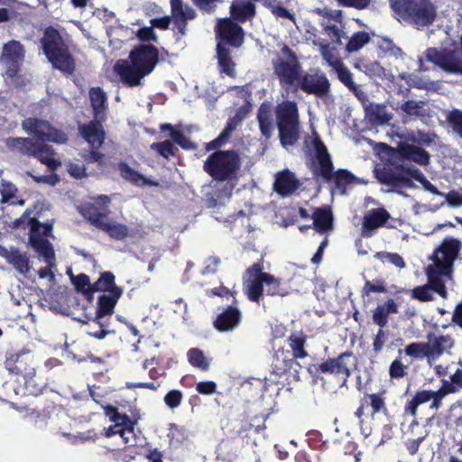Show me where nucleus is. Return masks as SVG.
<instances>
[{
  "label": "nucleus",
  "mask_w": 462,
  "mask_h": 462,
  "mask_svg": "<svg viewBox=\"0 0 462 462\" xmlns=\"http://www.w3.org/2000/svg\"><path fill=\"white\" fill-rule=\"evenodd\" d=\"M387 158L377 164L374 174L377 181L385 186L386 192L404 195V189H414L413 180L420 182L423 189L433 195L442 196L439 191L411 162L427 166L430 162V154L425 149L406 142H399L395 147L387 143L381 144Z\"/></svg>",
  "instance_id": "nucleus-1"
},
{
  "label": "nucleus",
  "mask_w": 462,
  "mask_h": 462,
  "mask_svg": "<svg viewBox=\"0 0 462 462\" xmlns=\"http://www.w3.org/2000/svg\"><path fill=\"white\" fill-rule=\"evenodd\" d=\"M282 52L291 59V61L280 60L273 65L274 74L282 90L287 94L301 90L319 98L329 95L331 84L324 72L319 69L313 73L303 72L295 53L288 46L282 48Z\"/></svg>",
  "instance_id": "nucleus-2"
},
{
  "label": "nucleus",
  "mask_w": 462,
  "mask_h": 462,
  "mask_svg": "<svg viewBox=\"0 0 462 462\" xmlns=\"http://www.w3.org/2000/svg\"><path fill=\"white\" fill-rule=\"evenodd\" d=\"M128 59L117 60L115 71L124 84L136 87L159 63V50L152 44H139L130 51Z\"/></svg>",
  "instance_id": "nucleus-3"
},
{
  "label": "nucleus",
  "mask_w": 462,
  "mask_h": 462,
  "mask_svg": "<svg viewBox=\"0 0 462 462\" xmlns=\"http://www.w3.org/2000/svg\"><path fill=\"white\" fill-rule=\"evenodd\" d=\"M217 40V59L219 70L229 77L235 76V62L231 57L230 48L238 49L245 42V31L231 18H219L215 26Z\"/></svg>",
  "instance_id": "nucleus-4"
},
{
  "label": "nucleus",
  "mask_w": 462,
  "mask_h": 462,
  "mask_svg": "<svg viewBox=\"0 0 462 462\" xmlns=\"http://www.w3.org/2000/svg\"><path fill=\"white\" fill-rule=\"evenodd\" d=\"M244 291L252 302H259L263 292L268 296L285 297L290 293L289 286L270 273L263 272V263L260 260L248 267L244 274Z\"/></svg>",
  "instance_id": "nucleus-5"
},
{
  "label": "nucleus",
  "mask_w": 462,
  "mask_h": 462,
  "mask_svg": "<svg viewBox=\"0 0 462 462\" xmlns=\"http://www.w3.org/2000/svg\"><path fill=\"white\" fill-rule=\"evenodd\" d=\"M40 42L44 55L55 69L65 76L75 73L76 60L58 29L51 25L46 27Z\"/></svg>",
  "instance_id": "nucleus-6"
},
{
  "label": "nucleus",
  "mask_w": 462,
  "mask_h": 462,
  "mask_svg": "<svg viewBox=\"0 0 462 462\" xmlns=\"http://www.w3.org/2000/svg\"><path fill=\"white\" fill-rule=\"evenodd\" d=\"M393 16L400 22L421 29L433 23L436 6L430 0H390Z\"/></svg>",
  "instance_id": "nucleus-7"
},
{
  "label": "nucleus",
  "mask_w": 462,
  "mask_h": 462,
  "mask_svg": "<svg viewBox=\"0 0 462 462\" xmlns=\"http://www.w3.org/2000/svg\"><path fill=\"white\" fill-rule=\"evenodd\" d=\"M213 151L204 161V171L217 181L236 180L241 168L239 153L233 149Z\"/></svg>",
  "instance_id": "nucleus-8"
},
{
  "label": "nucleus",
  "mask_w": 462,
  "mask_h": 462,
  "mask_svg": "<svg viewBox=\"0 0 462 462\" xmlns=\"http://www.w3.org/2000/svg\"><path fill=\"white\" fill-rule=\"evenodd\" d=\"M313 146L319 162V169L314 171L315 175L320 176L326 182L333 181L335 188L344 194L347 185L356 181V176L346 169L334 171L331 156L319 136L314 138Z\"/></svg>",
  "instance_id": "nucleus-9"
},
{
  "label": "nucleus",
  "mask_w": 462,
  "mask_h": 462,
  "mask_svg": "<svg viewBox=\"0 0 462 462\" xmlns=\"http://www.w3.org/2000/svg\"><path fill=\"white\" fill-rule=\"evenodd\" d=\"M280 143L283 147L293 146L300 139V124L297 103L282 101L275 109Z\"/></svg>",
  "instance_id": "nucleus-10"
},
{
  "label": "nucleus",
  "mask_w": 462,
  "mask_h": 462,
  "mask_svg": "<svg viewBox=\"0 0 462 462\" xmlns=\"http://www.w3.org/2000/svg\"><path fill=\"white\" fill-rule=\"evenodd\" d=\"M122 294L116 291L114 294H101L97 298L96 316L92 319V324L98 325L99 329L89 330L88 335L90 337L103 339L112 332L109 328V319Z\"/></svg>",
  "instance_id": "nucleus-11"
},
{
  "label": "nucleus",
  "mask_w": 462,
  "mask_h": 462,
  "mask_svg": "<svg viewBox=\"0 0 462 462\" xmlns=\"http://www.w3.org/2000/svg\"><path fill=\"white\" fill-rule=\"evenodd\" d=\"M462 248V242L455 237H446L434 250L431 256L433 265L441 269L446 277L453 273L454 262L458 258Z\"/></svg>",
  "instance_id": "nucleus-12"
},
{
  "label": "nucleus",
  "mask_w": 462,
  "mask_h": 462,
  "mask_svg": "<svg viewBox=\"0 0 462 462\" xmlns=\"http://www.w3.org/2000/svg\"><path fill=\"white\" fill-rule=\"evenodd\" d=\"M22 126L25 132L33 135L36 138L35 142L38 143L52 142L62 144L68 141V135L64 132L55 128L46 120L29 117L23 121Z\"/></svg>",
  "instance_id": "nucleus-13"
},
{
  "label": "nucleus",
  "mask_w": 462,
  "mask_h": 462,
  "mask_svg": "<svg viewBox=\"0 0 462 462\" xmlns=\"http://www.w3.org/2000/svg\"><path fill=\"white\" fill-rule=\"evenodd\" d=\"M356 357L351 351H346L334 358H328L316 366L317 374H333L346 383L351 374V365H354Z\"/></svg>",
  "instance_id": "nucleus-14"
},
{
  "label": "nucleus",
  "mask_w": 462,
  "mask_h": 462,
  "mask_svg": "<svg viewBox=\"0 0 462 462\" xmlns=\"http://www.w3.org/2000/svg\"><path fill=\"white\" fill-rule=\"evenodd\" d=\"M4 365L10 374L23 378L35 374V356L30 350H8L5 353Z\"/></svg>",
  "instance_id": "nucleus-15"
},
{
  "label": "nucleus",
  "mask_w": 462,
  "mask_h": 462,
  "mask_svg": "<svg viewBox=\"0 0 462 462\" xmlns=\"http://www.w3.org/2000/svg\"><path fill=\"white\" fill-rule=\"evenodd\" d=\"M425 56L427 60L447 72L462 74V57L458 50L429 48Z\"/></svg>",
  "instance_id": "nucleus-16"
},
{
  "label": "nucleus",
  "mask_w": 462,
  "mask_h": 462,
  "mask_svg": "<svg viewBox=\"0 0 462 462\" xmlns=\"http://www.w3.org/2000/svg\"><path fill=\"white\" fill-rule=\"evenodd\" d=\"M242 319L243 314L237 303H231L217 315L213 320V327L221 333L230 332L240 326Z\"/></svg>",
  "instance_id": "nucleus-17"
},
{
  "label": "nucleus",
  "mask_w": 462,
  "mask_h": 462,
  "mask_svg": "<svg viewBox=\"0 0 462 462\" xmlns=\"http://www.w3.org/2000/svg\"><path fill=\"white\" fill-rule=\"evenodd\" d=\"M31 229L29 241L32 247L43 257L47 263H51L55 259V253L52 245L47 238L37 234V227L40 226V220L33 217L30 219Z\"/></svg>",
  "instance_id": "nucleus-18"
},
{
  "label": "nucleus",
  "mask_w": 462,
  "mask_h": 462,
  "mask_svg": "<svg viewBox=\"0 0 462 462\" xmlns=\"http://www.w3.org/2000/svg\"><path fill=\"white\" fill-rule=\"evenodd\" d=\"M105 118H93L87 124L79 127L83 139L90 145V148L99 149L105 143L106 132L102 125Z\"/></svg>",
  "instance_id": "nucleus-19"
},
{
  "label": "nucleus",
  "mask_w": 462,
  "mask_h": 462,
  "mask_svg": "<svg viewBox=\"0 0 462 462\" xmlns=\"http://www.w3.org/2000/svg\"><path fill=\"white\" fill-rule=\"evenodd\" d=\"M324 59L328 63L335 69L337 75L338 80L346 87L356 97L361 98L365 96V93L354 82L353 74L348 68L344 64L340 59L331 60L330 57L323 53Z\"/></svg>",
  "instance_id": "nucleus-20"
},
{
  "label": "nucleus",
  "mask_w": 462,
  "mask_h": 462,
  "mask_svg": "<svg viewBox=\"0 0 462 462\" xmlns=\"http://www.w3.org/2000/svg\"><path fill=\"white\" fill-rule=\"evenodd\" d=\"M390 219L389 212L383 208H372L364 216L362 225V235L370 237L373 231L384 226Z\"/></svg>",
  "instance_id": "nucleus-21"
},
{
  "label": "nucleus",
  "mask_w": 462,
  "mask_h": 462,
  "mask_svg": "<svg viewBox=\"0 0 462 462\" xmlns=\"http://www.w3.org/2000/svg\"><path fill=\"white\" fill-rule=\"evenodd\" d=\"M170 3L171 17L175 27L181 35H184L188 20L195 19L197 14L192 7L188 5L184 6L182 0H170Z\"/></svg>",
  "instance_id": "nucleus-22"
},
{
  "label": "nucleus",
  "mask_w": 462,
  "mask_h": 462,
  "mask_svg": "<svg viewBox=\"0 0 462 462\" xmlns=\"http://www.w3.org/2000/svg\"><path fill=\"white\" fill-rule=\"evenodd\" d=\"M229 12V18L238 23H245L256 15V6L250 0H233Z\"/></svg>",
  "instance_id": "nucleus-23"
},
{
  "label": "nucleus",
  "mask_w": 462,
  "mask_h": 462,
  "mask_svg": "<svg viewBox=\"0 0 462 462\" xmlns=\"http://www.w3.org/2000/svg\"><path fill=\"white\" fill-rule=\"evenodd\" d=\"M300 186L294 173L289 170L278 172L273 184L274 191L281 197L291 195Z\"/></svg>",
  "instance_id": "nucleus-24"
},
{
  "label": "nucleus",
  "mask_w": 462,
  "mask_h": 462,
  "mask_svg": "<svg viewBox=\"0 0 462 462\" xmlns=\"http://www.w3.org/2000/svg\"><path fill=\"white\" fill-rule=\"evenodd\" d=\"M120 176L127 182L136 187H157L158 181L144 177L142 173L133 169L127 162H119L116 166Z\"/></svg>",
  "instance_id": "nucleus-25"
},
{
  "label": "nucleus",
  "mask_w": 462,
  "mask_h": 462,
  "mask_svg": "<svg viewBox=\"0 0 462 462\" xmlns=\"http://www.w3.org/2000/svg\"><path fill=\"white\" fill-rule=\"evenodd\" d=\"M38 142L29 137H8L5 140L7 149L21 156L32 157Z\"/></svg>",
  "instance_id": "nucleus-26"
},
{
  "label": "nucleus",
  "mask_w": 462,
  "mask_h": 462,
  "mask_svg": "<svg viewBox=\"0 0 462 462\" xmlns=\"http://www.w3.org/2000/svg\"><path fill=\"white\" fill-rule=\"evenodd\" d=\"M243 119L238 114L230 117L219 135L209 143H206L205 149L209 152L224 146L231 138L234 130L236 128L240 121Z\"/></svg>",
  "instance_id": "nucleus-27"
},
{
  "label": "nucleus",
  "mask_w": 462,
  "mask_h": 462,
  "mask_svg": "<svg viewBox=\"0 0 462 462\" xmlns=\"http://www.w3.org/2000/svg\"><path fill=\"white\" fill-rule=\"evenodd\" d=\"M399 312L398 305L393 299H387L383 304H378L373 310V322L379 328H384L389 322V316Z\"/></svg>",
  "instance_id": "nucleus-28"
},
{
  "label": "nucleus",
  "mask_w": 462,
  "mask_h": 462,
  "mask_svg": "<svg viewBox=\"0 0 462 462\" xmlns=\"http://www.w3.org/2000/svg\"><path fill=\"white\" fill-rule=\"evenodd\" d=\"M361 400L366 408L371 409V415L373 417L379 413L384 415L388 413V407L386 404V390L383 389L375 393H365Z\"/></svg>",
  "instance_id": "nucleus-29"
},
{
  "label": "nucleus",
  "mask_w": 462,
  "mask_h": 462,
  "mask_svg": "<svg viewBox=\"0 0 462 462\" xmlns=\"http://www.w3.org/2000/svg\"><path fill=\"white\" fill-rule=\"evenodd\" d=\"M428 282L426 283L431 291L436 292L441 298L447 299L448 291L442 276H445L441 269L434 265H429L426 269Z\"/></svg>",
  "instance_id": "nucleus-30"
},
{
  "label": "nucleus",
  "mask_w": 462,
  "mask_h": 462,
  "mask_svg": "<svg viewBox=\"0 0 462 462\" xmlns=\"http://www.w3.org/2000/svg\"><path fill=\"white\" fill-rule=\"evenodd\" d=\"M123 293V288L116 284V277L112 272L106 271L100 273L99 278L92 284V291L114 294L116 291Z\"/></svg>",
  "instance_id": "nucleus-31"
},
{
  "label": "nucleus",
  "mask_w": 462,
  "mask_h": 462,
  "mask_svg": "<svg viewBox=\"0 0 462 462\" xmlns=\"http://www.w3.org/2000/svg\"><path fill=\"white\" fill-rule=\"evenodd\" d=\"M313 228L323 234L333 228V214L329 208H316L313 214Z\"/></svg>",
  "instance_id": "nucleus-32"
},
{
  "label": "nucleus",
  "mask_w": 462,
  "mask_h": 462,
  "mask_svg": "<svg viewBox=\"0 0 462 462\" xmlns=\"http://www.w3.org/2000/svg\"><path fill=\"white\" fill-rule=\"evenodd\" d=\"M54 155L55 152L51 145L43 143H38L32 157L38 159L51 171H56L60 165V162L55 159Z\"/></svg>",
  "instance_id": "nucleus-33"
},
{
  "label": "nucleus",
  "mask_w": 462,
  "mask_h": 462,
  "mask_svg": "<svg viewBox=\"0 0 462 462\" xmlns=\"http://www.w3.org/2000/svg\"><path fill=\"white\" fill-rule=\"evenodd\" d=\"M89 99L93 109V117L105 118L106 105V94L100 87L91 88L89 89Z\"/></svg>",
  "instance_id": "nucleus-34"
},
{
  "label": "nucleus",
  "mask_w": 462,
  "mask_h": 462,
  "mask_svg": "<svg viewBox=\"0 0 462 462\" xmlns=\"http://www.w3.org/2000/svg\"><path fill=\"white\" fill-rule=\"evenodd\" d=\"M257 121L262 136L270 139L273 134V116L270 106L266 103L261 104L257 111Z\"/></svg>",
  "instance_id": "nucleus-35"
},
{
  "label": "nucleus",
  "mask_w": 462,
  "mask_h": 462,
  "mask_svg": "<svg viewBox=\"0 0 462 462\" xmlns=\"http://www.w3.org/2000/svg\"><path fill=\"white\" fill-rule=\"evenodd\" d=\"M365 113L370 121L381 125L389 124L393 118V115L387 112L383 104H370L365 107Z\"/></svg>",
  "instance_id": "nucleus-36"
},
{
  "label": "nucleus",
  "mask_w": 462,
  "mask_h": 462,
  "mask_svg": "<svg viewBox=\"0 0 462 462\" xmlns=\"http://www.w3.org/2000/svg\"><path fill=\"white\" fill-rule=\"evenodd\" d=\"M307 337L302 332L292 333L288 337V344L291 349L293 360L303 359L308 356V352L305 350Z\"/></svg>",
  "instance_id": "nucleus-37"
},
{
  "label": "nucleus",
  "mask_w": 462,
  "mask_h": 462,
  "mask_svg": "<svg viewBox=\"0 0 462 462\" xmlns=\"http://www.w3.org/2000/svg\"><path fill=\"white\" fill-rule=\"evenodd\" d=\"M432 401L431 390H421L416 392L411 400L404 406V414L416 417L418 407L430 401Z\"/></svg>",
  "instance_id": "nucleus-38"
},
{
  "label": "nucleus",
  "mask_w": 462,
  "mask_h": 462,
  "mask_svg": "<svg viewBox=\"0 0 462 462\" xmlns=\"http://www.w3.org/2000/svg\"><path fill=\"white\" fill-rule=\"evenodd\" d=\"M454 346V339L449 335H440L435 337L434 339L430 343V356H439L444 351L452 348Z\"/></svg>",
  "instance_id": "nucleus-39"
},
{
  "label": "nucleus",
  "mask_w": 462,
  "mask_h": 462,
  "mask_svg": "<svg viewBox=\"0 0 462 462\" xmlns=\"http://www.w3.org/2000/svg\"><path fill=\"white\" fill-rule=\"evenodd\" d=\"M24 389L29 395L38 396L47 390V383L36 373L23 377Z\"/></svg>",
  "instance_id": "nucleus-40"
},
{
  "label": "nucleus",
  "mask_w": 462,
  "mask_h": 462,
  "mask_svg": "<svg viewBox=\"0 0 462 462\" xmlns=\"http://www.w3.org/2000/svg\"><path fill=\"white\" fill-rule=\"evenodd\" d=\"M404 352L407 356L416 359L431 357L430 352V343L426 342L411 343L405 346Z\"/></svg>",
  "instance_id": "nucleus-41"
},
{
  "label": "nucleus",
  "mask_w": 462,
  "mask_h": 462,
  "mask_svg": "<svg viewBox=\"0 0 462 462\" xmlns=\"http://www.w3.org/2000/svg\"><path fill=\"white\" fill-rule=\"evenodd\" d=\"M71 281L77 291L81 292L87 299L90 300L93 295L92 284L89 277L85 273L71 276Z\"/></svg>",
  "instance_id": "nucleus-42"
},
{
  "label": "nucleus",
  "mask_w": 462,
  "mask_h": 462,
  "mask_svg": "<svg viewBox=\"0 0 462 462\" xmlns=\"http://www.w3.org/2000/svg\"><path fill=\"white\" fill-rule=\"evenodd\" d=\"M188 360L189 364L200 369L201 371H208L209 369V361L204 356L202 350L199 348H190L188 351Z\"/></svg>",
  "instance_id": "nucleus-43"
},
{
  "label": "nucleus",
  "mask_w": 462,
  "mask_h": 462,
  "mask_svg": "<svg viewBox=\"0 0 462 462\" xmlns=\"http://www.w3.org/2000/svg\"><path fill=\"white\" fill-rule=\"evenodd\" d=\"M424 101L407 100L400 106V109L407 116L423 117L426 113L423 109Z\"/></svg>",
  "instance_id": "nucleus-44"
},
{
  "label": "nucleus",
  "mask_w": 462,
  "mask_h": 462,
  "mask_svg": "<svg viewBox=\"0 0 462 462\" xmlns=\"http://www.w3.org/2000/svg\"><path fill=\"white\" fill-rule=\"evenodd\" d=\"M9 263L22 274L28 273L31 269L28 257L17 250L12 252Z\"/></svg>",
  "instance_id": "nucleus-45"
},
{
  "label": "nucleus",
  "mask_w": 462,
  "mask_h": 462,
  "mask_svg": "<svg viewBox=\"0 0 462 462\" xmlns=\"http://www.w3.org/2000/svg\"><path fill=\"white\" fill-rule=\"evenodd\" d=\"M370 41V36L366 32L361 31L355 32L349 39L346 44V51L348 52H355L359 51Z\"/></svg>",
  "instance_id": "nucleus-46"
},
{
  "label": "nucleus",
  "mask_w": 462,
  "mask_h": 462,
  "mask_svg": "<svg viewBox=\"0 0 462 462\" xmlns=\"http://www.w3.org/2000/svg\"><path fill=\"white\" fill-rule=\"evenodd\" d=\"M105 232L114 240H125L128 237V226L125 224L109 222Z\"/></svg>",
  "instance_id": "nucleus-47"
},
{
  "label": "nucleus",
  "mask_w": 462,
  "mask_h": 462,
  "mask_svg": "<svg viewBox=\"0 0 462 462\" xmlns=\"http://www.w3.org/2000/svg\"><path fill=\"white\" fill-rule=\"evenodd\" d=\"M151 149L157 152L164 159H169L171 156H176L178 149L173 145L172 142L166 140L163 142L152 143Z\"/></svg>",
  "instance_id": "nucleus-48"
},
{
  "label": "nucleus",
  "mask_w": 462,
  "mask_h": 462,
  "mask_svg": "<svg viewBox=\"0 0 462 462\" xmlns=\"http://www.w3.org/2000/svg\"><path fill=\"white\" fill-rule=\"evenodd\" d=\"M446 120L453 132L462 138V110L454 108L447 115Z\"/></svg>",
  "instance_id": "nucleus-49"
},
{
  "label": "nucleus",
  "mask_w": 462,
  "mask_h": 462,
  "mask_svg": "<svg viewBox=\"0 0 462 462\" xmlns=\"http://www.w3.org/2000/svg\"><path fill=\"white\" fill-rule=\"evenodd\" d=\"M137 423L136 420H132L126 413H120L118 417V424L124 429L127 437H131L133 443L135 442L134 427Z\"/></svg>",
  "instance_id": "nucleus-50"
},
{
  "label": "nucleus",
  "mask_w": 462,
  "mask_h": 462,
  "mask_svg": "<svg viewBox=\"0 0 462 462\" xmlns=\"http://www.w3.org/2000/svg\"><path fill=\"white\" fill-rule=\"evenodd\" d=\"M374 257L383 263H391L398 268L405 267V262L403 258L397 253H388L384 251L377 252Z\"/></svg>",
  "instance_id": "nucleus-51"
},
{
  "label": "nucleus",
  "mask_w": 462,
  "mask_h": 462,
  "mask_svg": "<svg viewBox=\"0 0 462 462\" xmlns=\"http://www.w3.org/2000/svg\"><path fill=\"white\" fill-rule=\"evenodd\" d=\"M372 292L386 293L387 289L384 281L382 279H376L373 282L366 281L362 289V296H369Z\"/></svg>",
  "instance_id": "nucleus-52"
},
{
  "label": "nucleus",
  "mask_w": 462,
  "mask_h": 462,
  "mask_svg": "<svg viewBox=\"0 0 462 462\" xmlns=\"http://www.w3.org/2000/svg\"><path fill=\"white\" fill-rule=\"evenodd\" d=\"M116 434H118L122 438L123 442L125 445H127L129 447H134L136 445V443H133V439H131V437L126 436L125 432L124 431V429H121L118 422H114L113 425L109 426L108 428L104 429L103 435L106 438H110Z\"/></svg>",
  "instance_id": "nucleus-53"
},
{
  "label": "nucleus",
  "mask_w": 462,
  "mask_h": 462,
  "mask_svg": "<svg viewBox=\"0 0 462 462\" xmlns=\"http://www.w3.org/2000/svg\"><path fill=\"white\" fill-rule=\"evenodd\" d=\"M378 46L385 54L398 58L402 55L401 48L396 46L394 42L389 38H381L378 41Z\"/></svg>",
  "instance_id": "nucleus-54"
},
{
  "label": "nucleus",
  "mask_w": 462,
  "mask_h": 462,
  "mask_svg": "<svg viewBox=\"0 0 462 462\" xmlns=\"http://www.w3.org/2000/svg\"><path fill=\"white\" fill-rule=\"evenodd\" d=\"M293 363V359H281L278 356H275L272 363L273 373L282 375L291 369Z\"/></svg>",
  "instance_id": "nucleus-55"
},
{
  "label": "nucleus",
  "mask_w": 462,
  "mask_h": 462,
  "mask_svg": "<svg viewBox=\"0 0 462 462\" xmlns=\"http://www.w3.org/2000/svg\"><path fill=\"white\" fill-rule=\"evenodd\" d=\"M182 400V392L176 389L170 390L163 398L165 405L171 410L178 408L181 404Z\"/></svg>",
  "instance_id": "nucleus-56"
},
{
  "label": "nucleus",
  "mask_w": 462,
  "mask_h": 462,
  "mask_svg": "<svg viewBox=\"0 0 462 462\" xmlns=\"http://www.w3.org/2000/svg\"><path fill=\"white\" fill-rule=\"evenodd\" d=\"M411 297L419 301L426 302L434 300L431 290L427 284L417 286L411 291Z\"/></svg>",
  "instance_id": "nucleus-57"
},
{
  "label": "nucleus",
  "mask_w": 462,
  "mask_h": 462,
  "mask_svg": "<svg viewBox=\"0 0 462 462\" xmlns=\"http://www.w3.org/2000/svg\"><path fill=\"white\" fill-rule=\"evenodd\" d=\"M106 454L116 462H131L134 456L127 453V448H107Z\"/></svg>",
  "instance_id": "nucleus-58"
},
{
  "label": "nucleus",
  "mask_w": 462,
  "mask_h": 462,
  "mask_svg": "<svg viewBox=\"0 0 462 462\" xmlns=\"http://www.w3.org/2000/svg\"><path fill=\"white\" fill-rule=\"evenodd\" d=\"M17 192L16 187L10 181L2 180L0 185V194L2 196V201L7 202L15 196Z\"/></svg>",
  "instance_id": "nucleus-59"
},
{
  "label": "nucleus",
  "mask_w": 462,
  "mask_h": 462,
  "mask_svg": "<svg viewBox=\"0 0 462 462\" xmlns=\"http://www.w3.org/2000/svg\"><path fill=\"white\" fill-rule=\"evenodd\" d=\"M407 367L402 363L400 359H395L392 362L389 367V374L391 378L400 379L407 374Z\"/></svg>",
  "instance_id": "nucleus-60"
},
{
  "label": "nucleus",
  "mask_w": 462,
  "mask_h": 462,
  "mask_svg": "<svg viewBox=\"0 0 462 462\" xmlns=\"http://www.w3.org/2000/svg\"><path fill=\"white\" fill-rule=\"evenodd\" d=\"M84 158L87 162H95L99 168H103L106 165V155L98 152V149L91 148V150L85 154Z\"/></svg>",
  "instance_id": "nucleus-61"
},
{
  "label": "nucleus",
  "mask_w": 462,
  "mask_h": 462,
  "mask_svg": "<svg viewBox=\"0 0 462 462\" xmlns=\"http://www.w3.org/2000/svg\"><path fill=\"white\" fill-rule=\"evenodd\" d=\"M27 174L36 183H45L50 186H55L60 181V177L56 173H51L48 175H34L32 172H27Z\"/></svg>",
  "instance_id": "nucleus-62"
},
{
  "label": "nucleus",
  "mask_w": 462,
  "mask_h": 462,
  "mask_svg": "<svg viewBox=\"0 0 462 462\" xmlns=\"http://www.w3.org/2000/svg\"><path fill=\"white\" fill-rule=\"evenodd\" d=\"M136 36L143 42H156L158 40L157 35L155 34L152 25L140 28L136 32Z\"/></svg>",
  "instance_id": "nucleus-63"
},
{
  "label": "nucleus",
  "mask_w": 462,
  "mask_h": 462,
  "mask_svg": "<svg viewBox=\"0 0 462 462\" xmlns=\"http://www.w3.org/2000/svg\"><path fill=\"white\" fill-rule=\"evenodd\" d=\"M269 7L273 15L280 18H286L291 21L294 20V15L289 12L281 3L270 4Z\"/></svg>",
  "instance_id": "nucleus-64"
}]
</instances>
